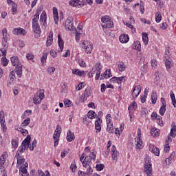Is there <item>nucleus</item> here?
Returning a JSON list of instances; mask_svg holds the SVG:
<instances>
[{
    "label": "nucleus",
    "mask_w": 176,
    "mask_h": 176,
    "mask_svg": "<svg viewBox=\"0 0 176 176\" xmlns=\"http://www.w3.org/2000/svg\"><path fill=\"white\" fill-rule=\"evenodd\" d=\"M40 21L42 23V22H44V21H46V13H42L41 15V17H40Z\"/></svg>",
    "instance_id": "nucleus-51"
},
{
    "label": "nucleus",
    "mask_w": 176,
    "mask_h": 176,
    "mask_svg": "<svg viewBox=\"0 0 176 176\" xmlns=\"http://www.w3.org/2000/svg\"><path fill=\"white\" fill-rule=\"evenodd\" d=\"M66 138L68 142H72L75 140V134L71 132V131H68Z\"/></svg>",
    "instance_id": "nucleus-17"
},
{
    "label": "nucleus",
    "mask_w": 176,
    "mask_h": 176,
    "mask_svg": "<svg viewBox=\"0 0 176 176\" xmlns=\"http://www.w3.org/2000/svg\"><path fill=\"white\" fill-rule=\"evenodd\" d=\"M148 63L144 64L142 67L141 68V75L144 76V74H146V71H148Z\"/></svg>",
    "instance_id": "nucleus-33"
},
{
    "label": "nucleus",
    "mask_w": 176,
    "mask_h": 176,
    "mask_svg": "<svg viewBox=\"0 0 176 176\" xmlns=\"http://www.w3.org/2000/svg\"><path fill=\"white\" fill-rule=\"evenodd\" d=\"M58 44L64 45V41H63V38H61V36L60 34L58 35Z\"/></svg>",
    "instance_id": "nucleus-56"
},
{
    "label": "nucleus",
    "mask_w": 176,
    "mask_h": 176,
    "mask_svg": "<svg viewBox=\"0 0 176 176\" xmlns=\"http://www.w3.org/2000/svg\"><path fill=\"white\" fill-rule=\"evenodd\" d=\"M159 131V129L153 128L151 130V134L153 135V137H159L160 134Z\"/></svg>",
    "instance_id": "nucleus-28"
},
{
    "label": "nucleus",
    "mask_w": 176,
    "mask_h": 176,
    "mask_svg": "<svg viewBox=\"0 0 176 176\" xmlns=\"http://www.w3.org/2000/svg\"><path fill=\"white\" fill-rule=\"evenodd\" d=\"M1 60L3 61V65L4 67H6V65H8V63H9V60H8V59L6 58V57H3Z\"/></svg>",
    "instance_id": "nucleus-61"
},
{
    "label": "nucleus",
    "mask_w": 176,
    "mask_h": 176,
    "mask_svg": "<svg viewBox=\"0 0 176 176\" xmlns=\"http://www.w3.org/2000/svg\"><path fill=\"white\" fill-rule=\"evenodd\" d=\"M120 42H121V43H127L128 41L130 40V38L129 37V35L127 34H122L121 36H120Z\"/></svg>",
    "instance_id": "nucleus-20"
},
{
    "label": "nucleus",
    "mask_w": 176,
    "mask_h": 176,
    "mask_svg": "<svg viewBox=\"0 0 176 176\" xmlns=\"http://www.w3.org/2000/svg\"><path fill=\"white\" fill-rule=\"evenodd\" d=\"M52 42H53V31H50L47 38V43H48V45H52Z\"/></svg>",
    "instance_id": "nucleus-30"
},
{
    "label": "nucleus",
    "mask_w": 176,
    "mask_h": 176,
    "mask_svg": "<svg viewBox=\"0 0 176 176\" xmlns=\"http://www.w3.org/2000/svg\"><path fill=\"white\" fill-rule=\"evenodd\" d=\"M111 78V76L108 75V70H106L103 74H101L100 80H104V79H108Z\"/></svg>",
    "instance_id": "nucleus-34"
},
{
    "label": "nucleus",
    "mask_w": 176,
    "mask_h": 176,
    "mask_svg": "<svg viewBox=\"0 0 176 176\" xmlns=\"http://www.w3.org/2000/svg\"><path fill=\"white\" fill-rule=\"evenodd\" d=\"M150 152L154 153L155 156H159V155H160V150L152 144H150Z\"/></svg>",
    "instance_id": "nucleus-18"
},
{
    "label": "nucleus",
    "mask_w": 176,
    "mask_h": 176,
    "mask_svg": "<svg viewBox=\"0 0 176 176\" xmlns=\"http://www.w3.org/2000/svg\"><path fill=\"white\" fill-rule=\"evenodd\" d=\"M142 39L144 45H148V42L149 41V38H148V34L146 33L142 34Z\"/></svg>",
    "instance_id": "nucleus-37"
},
{
    "label": "nucleus",
    "mask_w": 176,
    "mask_h": 176,
    "mask_svg": "<svg viewBox=\"0 0 176 176\" xmlns=\"http://www.w3.org/2000/svg\"><path fill=\"white\" fill-rule=\"evenodd\" d=\"M151 100L152 104H156V101L157 100V94L155 91H153L151 94Z\"/></svg>",
    "instance_id": "nucleus-31"
},
{
    "label": "nucleus",
    "mask_w": 176,
    "mask_h": 176,
    "mask_svg": "<svg viewBox=\"0 0 176 176\" xmlns=\"http://www.w3.org/2000/svg\"><path fill=\"white\" fill-rule=\"evenodd\" d=\"M166 57H169V58H171V54L170 53V47H168V48L165 50L164 60H166Z\"/></svg>",
    "instance_id": "nucleus-32"
},
{
    "label": "nucleus",
    "mask_w": 176,
    "mask_h": 176,
    "mask_svg": "<svg viewBox=\"0 0 176 176\" xmlns=\"http://www.w3.org/2000/svg\"><path fill=\"white\" fill-rule=\"evenodd\" d=\"M38 176H50V173H49V170H45V173L42 171L41 170H38Z\"/></svg>",
    "instance_id": "nucleus-35"
},
{
    "label": "nucleus",
    "mask_w": 176,
    "mask_h": 176,
    "mask_svg": "<svg viewBox=\"0 0 176 176\" xmlns=\"http://www.w3.org/2000/svg\"><path fill=\"white\" fill-rule=\"evenodd\" d=\"M91 156H90L91 160H96V157L97 156V153L96 152H92L91 153Z\"/></svg>",
    "instance_id": "nucleus-64"
},
{
    "label": "nucleus",
    "mask_w": 176,
    "mask_h": 176,
    "mask_svg": "<svg viewBox=\"0 0 176 176\" xmlns=\"http://www.w3.org/2000/svg\"><path fill=\"white\" fill-rule=\"evenodd\" d=\"M95 69L97 71L96 74V80L100 79V75H101V69H102V66L100 63H97L95 65Z\"/></svg>",
    "instance_id": "nucleus-10"
},
{
    "label": "nucleus",
    "mask_w": 176,
    "mask_h": 176,
    "mask_svg": "<svg viewBox=\"0 0 176 176\" xmlns=\"http://www.w3.org/2000/svg\"><path fill=\"white\" fill-rule=\"evenodd\" d=\"M82 166L85 168L91 166V160L90 158V155L85 157L84 160L82 161Z\"/></svg>",
    "instance_id": "nucleus-15"
},
{
    "label": "nucleus",
    "mask_w": 176,
    "mask_h": 176,
    "mask_svg": "<svg viewBox=\"0 0 176 176\" xmlns=\"http://www.w3.org/2000/svg\"><path fill=\"white\" fill-rule=\"evenodd\" d=\"M106 122H107V126L109 127V126H112V117H111V114H107L106 116Z\"/></svg>",
    "instance_id": "nucleus-29"
},
{
    "label": "nucleus",
    "mask_w": 176,
    "mask_h": 176,
    "mask_svg": "<svg viewBox=\"0 0 176 176\" xmlns=\"http://www.w3.org/2000/svg\"><path fill=\"white\" fill-rule=\"evenodd\" d=\"M132 49H134L135 50H138L139 52H141V45H133L132 47Z\"/></svg>",
    "instance_id": "nucleus-58"
},
{
    "label": "nucleus",
    "mask_w": 176,
    "mask_h": 176,
    "mask_svg": "<svg viewBox=\"0 0 176 176\" xmlns=\"http://www.w3.org/2000/svg\"><path fill=\"white\" fill-rule=\"evenodd\" d=\"M82 48L85 49V53H87V54H90L93 51V46L91 45H84Z\"/></svg>",
    "instance_id": "nucleus-23"
},
{
    "label": "nucleus",
    "mask_w": 176,
    "mask_h": 176,
    "mask_svg": "<svg viewBox=\"0 0 176 176\" xmlns=\"http://www.w3.org/2000/svg\"><path fill=\"white\" fill-rule=\"evenodd\" d=\"M0 124L1 126V129H3V131H6L8 128L5 124V112L2 110L0 111Z\"/></svg>",
    "instance_id": "nucleus-7"
},
{
    "label": "nucleus",
    "mask_w": 176,
    "mask_h": 176,
    "mask_svg": "<svg viewBox=\"0 0 176 176\" xmlns=\"http://www.w3.org/2000/svg\"><path fill=\"white\" fill-rule=\"evenodd\" d=\"M60 134H61V131L60 130L56 131V133L54 134L53 139L58 140V138H60Z\"/></svg>",
    "instance_id": "nucleus-48"
},
{
    "label": "nucleus",
    "mask_w": 176,
    "mask_h": 176,
    "mask_svg": "<svg viewBox=\"0 0 176 176\" xmlns=\"http://www.w3.org/2000/svg\"><path fill=\"white\" fill-rule=\"evenodd\" d=\"M75 31H76V41H79V38H80V35H82V33H80L79 32H78L76 29H75Z\"/></svg>",
    "instance_id": "nucleus-60"
},
{
    "label": "nucleus",
    "mask_w": 176,
    "mask_h": 176,
    "mask_svg": "<svg viewBox=\"0 0 176 176\" xmlns=\"http://www.w3.org/2000/svg\"><path fill=\"white\" fill-rule=\"evenodd\" d=\"M31 142V136L28 135L27 138L22 142L19 150L16 151L15 156H21L22 153L25 152V149H28L30 143Z\"/></svg>",
    "instance_id": "nucleus-2"
},
{
    "label": "nucleus",
    "mask_w": 176,
    "mask_h": 176,
    "mask_svg": "<svg viewBox=\"0 0 176 176\" xmlns=\"http://www.w3.org/2000/svg\"><path fill=\"white\" fill-rule=\"evenodd\" d=\"M64 104H65V107H71V100L66 99L64 102Z\"/></svg>",
    "instance_id": "nucleus-63"
},
{
    "label": "nucleus",
    "mask_w": 176,
    "mask_h": 176,
    "mask_svg": "<svg viewBox=\"0 0 176 176\" xmlns=\"http://www.w3.org/2000/svg\"><path fill=\"white\" fill-rule=\"evenodd\" d=\"M65 28L69 31H74L76 30L75 26H74V18L72 16H69L65 22Z\"/></svg>",
    "instance_id": "nucleus-5"
},
{
    "label": "nucleus",
    "mask_w": 176,
    "mask_h": 176,
    "mask_svg": "<svg viewBox=\"0 0 176 176\" xmlns=\"http://www.w3.org/2000/svg\"><path fill=\"white\" fill-rule=\"evenodd\" d=\"M12 34H14V35H25L27 32L23 28H18L12 30Z\"/></svg>",
    "instance_id": "nucleus-13"
},
{
    "label": "nucleus",
    "mask_w": 176,
    "mask_h": 176,
    "mask_svg": "<svg viewBox=\"0 0 176 176\" xmlns=\"http://www.w3.org/2000/svg\"><path fill=\"white\" fill-rule=\"evenodd\" d=\"M170 98L172 100V104L174 108H176V100H175V94H174V91H170Z\"/></svg>",
    "instance_id": "nucleus-27"
},
{
    "label": "nucleus",
    "mask_w": 176,
    "mask_h": 176,
    "mask_svg": "<svg viewBox=\"0 0 176 176\" xmlns=\"http://www.w3.org/2000/svg\"><path fill=\"white\" fill-rule=\"evenodd\" d=\"M110 20H111V19H109V16H107V15L102 16L101 18V21H102V24H106Z\"/></svg>",
    "instance_id": "nucleus-38"
},
{
    "label": "nucleus",
    "mask_w": 176,
    "mask_h": 176,
    "mask_svg": "<svg viewBox=\"0 0 176 176\" xmlns=\"http://www.w3.org/2000/svg\"><path fill=\"white\" fill-rule=\"evenodd\" d=\"M115 129H113V125L112 126H107V131H108V133H110L111 134H113V133H115Z\"/></svg>",
    "instance_id": "nucleus-45"
},
{
    "label": "nucleus",
    "mask_w": 176,
    "mask_h": 176,
    "mask_svg": "<svg viewBox=\"0 0 176 176\" xmlns=\"http://www.w3.org/2000/svg\"><path fill=\"white\" fill-rule=\"evenodd\" d=\"M19 130H21V133L24 137H27V134H28V131H27V129L19 128Z\"/></svg>",
    "instance_id": "nucleus-55"
},
{
    "label": "nucleus",
    "mask_w": 176,
    "mask_h": 176,
    "mask_svg": "<svg viewBox=\"0 0 176 176\" xmlns=\"http://www.w3.org/2000/svg\"><path fill=\"white\" fill-rule=\"evenodd\" d=\"M79 65L81 66L82 68H85L86 67V63L83 61L82 59L78 60Z\"/></svg>",
    "instance_id": "nucleus-59"
},
{
    "label": "nucleus",
    "mask_w": 176,
    "mask_h": 176,
    "mask_svg": "<svg viewBox=\"0 0 176 176\" xmlns=\"http://www.w3.org/2000/svg\"><path fill=\"white\" fill-rule=\"evenodd\" d=\"M152 68H156L157 67V62L156 60H152L151 62Z\"/></svg>",
    "instance_id": "nucleus-57"
},
{
    "label": "nucleus",
    "mask_w": 176,
    "mask_h": 176,
    "mask_svg": "<svg viewBox=\"0 0 176 176\" xmlns=\"http://www.w3.org/2000/svg\"><path fill=\"white\" fill-rule=\"evenodd\" d=\"M164 113H166V106H164V104L160 109V115H161V116H163Z\"/></svg>",
    "instance_id": "nucleus-42"
},
{
    "label": "nucleus",
    "mask_w": 176,
    "mask_h": 176,
    "mask_svg": "<svg viewBox=\"0 0 176 176\" xmlns=\"http://www.w3.org/2000/svg\"><path fill=\"white\" fill-rule=\"evenodd\" d=\"M31 122V118H27L24 121L22 122V127H25V126H28Z\"/></svg>",
    "instance_id": "nucleus-39"
},
{
    "label": "nucleus",
    "mask_w": 176,
    "mask_h": 176,
    "mask_svg": "<svg viewBox=\"0 0 176 176\" xmlns=\"http://www.w3.org/2000/svg\"><path fill=\"white\" fill-rule=\"evenodd\" d=\"M53 13L55 24H57L58 23V11H57V8L56 7L53 8Z\"/></svg>",
    "instance_id": "nucleus-21"
},
{
    "label": "nucleus",
    "mask_w": 176,
    "mask_h": 176,
    "mask_svg": "<svg viewBox=\"0 0 176 176\" xmlns=\"http://www.w3.org/2000/svg\"><path fill=\"white\" fill-rule=\"evenodd\" d=\"M69 6H73L74 8H82V6H85L86 5V2L85 1H79V0H71L69 2Z\"/></svg>",
    "instance_id": "nucleus-6"
},
{
    "label": "nucleus",
    "mask_w": 176,
    "mask_h": 176,
    "mask_svg": "<svg viewBox=\"0 0 176 176\" xmlns=\"http://www.w3.org/2000/svg\"><path fill=\"white\" fill-rule=\"evenodd\" d=\"M164 61L165 63V67L166 69H170L173 65H174V63H173V59L171 58H169L168 56L166 57V59H164Z\"/></svg>",
    "instance_id": "nucleus-14"
},
{
    "label": "nucleus",
    "mask_w": 176,
    "mask_h": 176,
    "mask_svg": "<svg viewBox=\"0 0 176 176\" xmlns=\"http://www.w3.org/2000/svg\"><path fill=\"white\" fill-rule=\"evenodd\" d=\"M43 98H45V94L42 92V90H40L34 94V96L33 97V104L38 105Z\"/></svg>",
    "instance_id": "nucleus-3"
},
{
    "label": "nucleus",
    "mask_w": 176,
    "mask_h": 176,
    "mask_svg": "<svg viewBox=\"0 0 176 176\" xmlns=\"http://www.w3.org/2000/svg\"><path fill=\"white\" fill-rule=\"evenodd\" d=\"M96 71L97 70L96 69V66H94V67H93V69L88 74L89 78H93V75L96 74Z\"/></svg>",
    "instance_id": "nucleus-47"
},
{
    "label": "nucleus",
    "mask_w": 176,
    "mask_h": 176,
    "mask_svg": "<svg viewBox=\"0 0 176 176\" xmlns=\"http://www.w3.org/2000/svg\"><path fill=\"white\" fill-rule=\"evenodd\" d=\"M14 78H16V76L14 75V72H10V74L9 75V83H12V82L14 80Z\"/></svg>",
    "instance_id": "nucleus-36"
},
{
    "label": "nucleus",
    "mask_w": 176,
    "mask_h": 176,
    "mask_svg": "<svg viewBox=\"0 0 176 176\" xmlns=\"http://www.w3.org/2000/svg\"><path fill=\"white\" fill-rule=\"evenodd\" d=\"M118 68L120 72H124V71H126V65L123 62H120L118 65Z\"/></svg>",
    "instance_id": "nucleus-26"
},
{
    "label": "nucleus",
    "mask_w": 176,
    "mask_h": 176,
    "mask_svg": "<svg viewBox=\"0 0 176 176\" xmlns=\"http://www.w3.org/2000/svg\"><path fill=\"white\" fill-rule=\"evenodd\" d=\"M168 141H166V144L164 147V151L167 153L168 152H170V146L168 145Z\"/></svg>",
    "instance_id": "nucleus-52"
},
{
    "label": "nucleus",
    "mask_w": 176,
    "mask_h": 176,
    "mask_svg": "<svg viewBox=\"0 0 176 176\" xmlns=\"http://www.w3.org/2000/svg\"><path fill=\"white\" fill-rule=\"evenodd\" d=\"M169 135L172 137V138H175L176 137V125L175 122H173L171 124V129L170 132L169 133Z\"/></svg>",
    "instance_id": "nucleus-16"
},
{
    "label": "nucleus",
    "mask_w": 176,
    "mask_h": 176,
    "mask_svg": "<svg viewBox=\"0 0 176 176\" xmlns=\"http://www.w3.org/2000/svg\"><path fill=\"white\" fill-rule=\"evenodd\" d=\"M12 146H13V148H14V149H16L17 146H19V142L17 141V140L16 139L12 140Z\"/></svg>",
    "instance_id": "nucleus-49"
},
{
    "label": "nucleus",
    "mask_w": 176,
    "mask_h": 176,
    "mask_svg": "<svg viewBox=\"0 0 176 176\" xmlns=\"http://www.w3.org/2000/svg\"><path fill=\"white\" fill-rule=\"evenodd\" d=\"M32 28L35 34H41V27L35 19H32Z\"/></svg>",
    "instance_id": "nucleus-8"
},
{
    "label": "nucleus",
    "mask_w": 176,
    "mask_h": 176,
    "mask_svg": "<svg viewBox=\"0 0 176 176\" xmlns=\"http://www.w3.org/2000/svg\"><path fill=\"white\" fill-rule=\"evenodd\" d=\"M70 168H71L72 173H75V171H76V164L75 163V162L72 163Z\"/></svg>",
    "instance_id": "nucleus-50"
},
{
    "label": "nucleus",
    "mask_w": 176,
    "mask_h": 176,
    "mask_svg": "<svg viewBox=\"0 0 176 176\" xmlns=\"http://www.w3.org/2000/svg\"><path fill=\"white\" fill-rule=\"evenodd\" d=\"M104 167H105V166L102 164H96V168L98 171H102V170H104Z\"/></svg>",
    "instance_id": "nucleus-43"
},
{
    "label": "nucleus",
    "mask_w": 176,
    "mask_h": 176,
    "mask_svg": "<svg viewBox=\"0 0 176 176\" xmlns=\"http://www.w3.org/2000/svg\"><path fill=\"white\" fill-rule=\"evenodd\" d=\"M137 109V102H133L131 105L128 107L129 111H133V109Z\"/></svg>",
    "instance_id": "nucleus-44"
},
{
    "label": "nucleus",
    "mask_w": 176,
    "mask_h": 176,
    "mask_svg": "<svg viewBox=\"0 0 176 176\" xmlns=\"http://www.w3.org/2000/svg\"><path fill=\"white\" fill-rule=\"evenodd\" d=\"M102 123V120H101L100 118H98L96 121H95V126H101V124Z\"/></svg>",
    "instance_id": "nucleus-53"
},
{
    "label": "nucleus",
    "mask_w": 176,
    "mask_h": 176,
    "mask_svg": "<svg viewBox=\"0 0 176 176\" xmlns=\"http://www.w3.org/2000/svg\"><path fill=\"white\" fill-rule=\"evenodd\" d=\"M94 113H96V112L94 111H89L87 113V118L89 119H93V118H96V115H94Z\"/></svg>",
    "instance_id": "nucleus-41"
},
{
    "label": "nucleus",
    "mask_w": 176,
    "mask_h": 176,
    "mask_svg": "<svg viewBox=\"0 0 176 176\" xmlns=\"http://www.w3.org/2000/svg\"><path fill=\"white\" fill-rule=\"evenodd\" d=\"M46 58H47V52H43V56L41 58V61L42 64H44V63H46Z\"/></svg>",
    "instance_id": "nucleus-40"
},
{
    "label": "nucleus",
    "mask_w": 176,
    "mask_h": 176,
    "mask_svg": "<svg viewBox=\"0 0 176 176\" xmlns=\"http://www.w3.org/2000/svg\"><path fill=\"white\" fill-rule=\"evenodd\" d=\"M102 28H112L113 27V22L110 19L106 23L102 24Z\"/></svg>",
    "instance_id": "nucleus-24"
},
{
    "label": "nucleus",
    "mask_w": 176,
    "mask_h": 176,
    "mask_svg": "<svg viewBox=\"0 0 176 176\" xmlns=\"http://www.w3.org/2000/svg\"><path fill=\"white\" fill-rule=\"evenodd\" d=\"M86 174H87L88 176L91 175V174H93V168H91V166L88 167V168L87 169Z\"/></svg>",
    "instance_id": "nucleus-54"
},
{
    "label": "nucleus",
    "mask_w": 176,
    "mask_h": 176,
    "mask_svg": "<svg viewBox=\"0 0 176 176\" xmlns=\"http://www.w3.org/2000/svg\"><path fill=\"white\" fill-rule=\"evenodd\" d=\"M144 160V173H146L147 176H152V164H151V160L146 157Z\"/></svg>",
    "instance_id": "nucleus-4"
},
{
    "label": "nucleus",
    "mask_w": 176,
    "mask_h": 176,
    "mask_svg": "<svg viewBox=\"0 0 176 176\" xmlns=\"http://www.w3.org/2000/svg\"><path fill=\"white\" fill-rule=\"evenodd\" d=\"M11 63L12 65L15 67V72L19 78H21L23 76V66L21 63L19 61V57L17 56H12L10 58Z\"/></svg>",
    "instance_id": "nucleus-1"
},
{
    "label": "nucleus",
    "mask_w": 176,
    "mask_h": 176,
    "mask_svg": "<svg viewBox=\"0 0 176 176\" xmlns=\"http://www.w3.org/2000/svg\"><path fill=\"white\" fill-rule=\"evenodd\" d=\"M111 152H112V155H111L112 159H113V160H116L118 159V155H119V153L116 150V146H112Z\"/></svg>",
    "instance_id": "nucleus-19"
},
{
    "label": "nucleus",
    "mask_w": 176,
    "mask_h": 176,
    "mask_svg": "<svg viewBox=\"0 0 176 176\" xmlns=\"http://www.w3.org/2000/svg\"><path fill=\"white\" fill-rule=\"evenodd\" d=\"M91 96V89L90 88H87L83 94L82 95V102H85L86 100H87L88 97H90Z\"/></svg>",
    "instance_id": "nucleus-12"
},
{
    "label": "nucleus",
    "mask_w": 176,
    "mask_h": 176,
    "mask_svg": "<svg viewBox=\"0 0 176 176\" xmlns=\"http://www.w3.org/2000/svg\"><path fill=\"white\" fill-rule=\"evenodd\" d=\"M141 89H142L141 85L135 86L132 93V96L133 98H137L138 96H140V94L141 93Z\"/></svg>",
    "instance_id": "nucleus-11"
},
{
    "label": "nucleus",
    "mask_w": 176,
    "mask_h": 176,
    "mask_svg": "<svg viewBox=\"0 0 176 176\" xmlns=\"http://www.w3.org/2000/svg\"><path fill=\"white\" fill-rule=\"evenodd\" d=\"M15 157L17 160V166H21V164H23V163H24V162H25V160L23 157H22L21 155H19V156L15 155Z\"/></svg>",
    "instance_id": "nucleus-25"
},
{
    "label": "nucleus",
    "mask_w": 176,
    "mask_h": 176,
    "mask_svg": "<svg viewBox=\"0 0 176 176\" xmlns=\"http://www.w3.org/2000/svg\"><path fill=\"white\" fill-rule=\"evenodd\" d=\"M155 21L156 23H160V21H162V14L160 13L155 14Z\"/></svg>",
    "instance_id": "nucleus-46"
},
{
    "label": "nucleus",
    "mask_w": 176,
    "mask_h": 176,
    "mask_svg": "<svg viewBox=\"0 0 176 176\" xmlns=\"http://www.w3.org/2000/svg\"><path fill=\"white\" fill-rule=\"evenodd\" d=\"M34 57V55L31 53H28L26 54V58L28 60H33Z\"/></svg>",
    "instance_id": "nucleus-62"
},
{
    "label": "nucleus",
    "mask_w": 176,
    "mask_h": 176,
    "mask_svg": "<svg viewBox=\"0 0 176 176\" xmlns=\"http://www.w3.org/2000/svg\"><path fill=\"white\" fill-rule=\"evenodd\" d=\"M174 157H175V152H173L170 155L168 158H166V160H165V163L166 164H171V162L174 160Z\"/></svg>",
    "instance_id": "nucleus-22"
},
{
    "label": "nucleus",
    "mask_w": 176,
    "mask_h": 176,
    "mask_svg": "<svg viewBox=\"0 0 176 176\" xmlns=\"http://www.w3.org/2000/svg\"><path fill=\"white\" fill-rule=\"evenodd\" d=\"M137 149L142 148V140H141V129H138V139L136 140Z\"/></svg>",
    "instance_id": "nucleus-9"
}]
</instances>
